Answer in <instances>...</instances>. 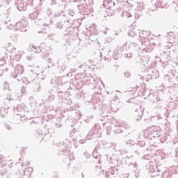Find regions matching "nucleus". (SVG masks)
I'll list each match as a JSON object with an SVG mask.
<instances>
[{"mask_svg":"<svg viewBox=\"0 0 178 178\" xmlns=\"http://www.w3.org/2000/svg\"><path fill=\"white\" fill-rule=\"evenodd\" d=\"M108 173H111V175H115V171L113 170V169L111 168L108 170V172H107V174L106 175V177L110 178L109 177V174Z\"/></svg>","mask_w":178,"mask_h":178,"instance_id":"f257e3e1","label":"nucleus"}]
</instances>
